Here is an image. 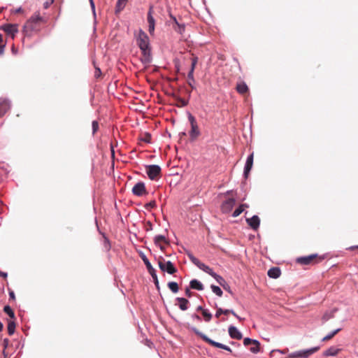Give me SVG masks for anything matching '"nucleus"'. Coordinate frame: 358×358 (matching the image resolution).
<instances>
[{
  "label": "nucleus",
  "mask_w": 358,
  "mask_h": 358,
  "mask_svg": "<svg viewBox=\"0 0 358 358\" xmlns=\"http://www.w3.org/2000/svg\"><path fill=\"white\" fill-rule=\"evenodd\" d=\"M47 20L40 15L39 13H34L25 23L23 31L25 35H30L31 31H38L42 24L46 23Z\"/></svg>",
  "instance_id": "obj_1"
},
{
  "label": "nucleus",
  "mask_w": 358,
  "mask_h": 358,
  "mask_svg": "<svg viewBox=\"0 0 358 358\" xmlns=\"http://www.w3.org/2000/svg\"><path fill=\"white\" fill-rule=\"evenodd\" d=\"M188 257L189 260L196 265L198 268H199L201 270L203 271L204 272L208 273L210 275L213 277L217 282L224 288L226 289V282L224 279L215 273L211 268H210L208 266L206 265L205 264L202 263L199 259L195 257L192 254H188Z\"/></svg>",
  "instance_id": "obj_2"
},
{
  "label": "nucleus",
  "mask_w": 358,
  "mask_h": 358,
  "mask_svg": "<svg viewBox=\"0 0 358 358\" xmlns=\"http://www.w3.org/2000/svg\"><path fill=\"white\" fill-rule=\"evenodd\" d=\"M137 44L142 51L143 59V61L145 62H149L150 61V41L148 35L142 30H140L137 37Z\"/></svg>",
  "instance_id": "obj_3"
},
{
  "label": "nucleus",
  "mask_w": 358,
  "mask_h": 358,
  "mask_svg": "<svg viewBox=\"0 0 358 358\" xmlns=\"http://www.w3.org/2000/svg\"><path fill=\"white\" fill-rule=\"evenodd\" d=\"M192 331L196 334L198 335L200 338H201L205 342L208 343V344H210V345L213 346V347H215V348H221V349H223V350H225L227 351H229L230 352H232L231 349L228 347L227 345H225L224 344H222L220 343H218V342H215L214 341H213L212 339L209 338L208 336H206L205 334H202L201 331H199L196 328H192Z\"/></svg>",
  "instance_id": "obj_4"
},
{
  "label": "nucleus",
  "mask_w": 358,
  "mask_h": 358,
  "mask_svg": "<svg viewBox=\"0 0 358 358\" xmlns=\"http://www.w3.org/2000/svg\"><path fill=\"white\" fill-rule=\"evenodd\" d=\"M323 259L317 254H313L306 257H298L296 262L301 265H313L317 264Z\"/></svg>",
  "instance_id": "obj_5"
},
{
  "label": "nucleus",
  "mask_w": 358,
  "mask_h": 358,
  "mask_svg": "<svg viewBox=\"0 0 358 358\" xmlns=\"http://www.w3.org/2000/svg\"><path fill=\"white\" fill-rule=\"evenodd\" d=\"M188 120L191 125L189 136L191 140L194 141L200 136V131L195 117L191 113L188 115Z\"/></svg>",
  "instance_id": "obj_6"
},
{
  "label": "nucleus",
  "mask_w": 358,
  "mask_h": 358,
  "mask_svg": "<svg viewBox=\"0 0 358 358\" xmlns=\"http://www.w3.org/2000/svg\"><path fill=\"white\" fill-rule=\"evenodd\" d=\"M158 264L159 268L162 271H166L169 274H173L177 271V269L173 266L171 262L167 261L166 262L165 259L162 257H160L158 261Z\"/></svg>",
  "instance_id": "obj_7"
},
{
  "label": "nucleus",
  "mask_w": 358,
  "mask_h": 358,
  "mask_svg": "<svg viewBox=\"0 0 358 358\" xmlns=\"http://www.w3.org/2000/svg\"><path fill=\"white\" fill-rule=\"evenodd\" d=\"M145 169L150 180H157L161 176V168L158 165H148L145 166Z\"/></svg>",
  "instance_id": "obj_8"
},
{
  "label": "nucleus",
  "mask_w": 358,
  "mask_h": 358,
  "mask_svg": "<svg viewBox=\"0 0 358 358\" xmlns=\"http://www.w3.org/2000/svg\"><path fill=\"white\" fill-rule=\"evenodd\" d=\"M0 29L3 31L8 36L13 39L15 34L18 32V25L17 24H4L0 27Z\"/></svg>",
  "instance_id": "obj_9"
},
{
  "label": "nucleus",
  "mask_w": 358,
  "mask_h": 358,
  "mask_svg": "<svg viewBox=\"0 0 358 358\" xmlns=\"http://www.w3.org/2000/svg\"><path fill=\"white\" fill-rule=\"evenodd\" d=\"M319 347L312 348L308 350L294 352L289 355V358H295V357H303L308 358L309 356L313 355V353L317 352L319 350Z\"/></svg>",
  "instance_id": "obj_10"
},
{
  "label": "nucleus",
  "mask_w": 358,
  "mask_h": 358,
  "mask_svg": "<svg viewBox=\"0 0 358 358\" xmlns=\"http://www.w3.org/2000/svg\"><path fill=\"white\" fill-rule=\"evenodd\" d=\"M142 259H143L144 264H145L149 273L152 275V278L154 279L155 284L156 285L157 287H159V281L157 279L155 269L152 267L150 262H149V260L145 255L142 256Z\"/></svg>",
  "instance_id": "obj_11"
},
{
  "label": "nucleus",
  "mask_w": 358,
  "mask_h": 358,
  "mask_svg": "<svg viewBox=\"0 0 358 358\" xmlns=\"http://www.w3.org/2000/svg\"><path fill=\"white\" fill-rule=\"evenodd\" d=\"M132 193L138 196L147 194L148 192L146 190L145 184L142 182H137L132 188Z\"/></svg>",
  "instance_id": "obj_12"
},
{
  "label": "nucleus",
  "mask_w": 358,
  "mask_h": 358,
  "mask_svg": "<svg viewBox=\"0 0 358 358\" xmlns=\"http://www.w3.org/2000/svg\"><path fill=\"white\" fill-rule=\"evenodd\" d=\"M153 7L150 6L148 13L147 20L148 23V31L150 35H152L155 31V20L152 16Z\"/></svg>",
  "instance_id": "obj_13"
},
{
  "label": "nucleus",
  "mask_w": 358,
  "mask_h": 358,
  "mask_svg": "<svg viewBox=\"0 0 358 358\" xmlns=\"http://www.w3.org/2000/svg\"><path fill=\"white\" fill-rule=\"evenodd\" d=\"M235 203H236V201L234 198H230V199H227L222 204V206H221L222 211L224 213H229L232 210L234 206L235 205Z\"/></svg>",
  "instance_id": "obj_14"
},
{
  "label": "nucleus",
  "mask_w": 358,
  "mask_h": 358,
  "mask_svg": "<svg viewBox=\"0 0 358 358\" xmlns=\"http://www.w3.org/2000/svg\"><path fill=\"white\" fill-rule=\"evenodd\" d=\"M246 222L253 229L257 230L260 224V219L257 215H253L251 218H247Z\"/></svg>",
  "instance_id": "obj_15"
},
{
  "label": "nucleus",
  "mask_w": 358,
  "mask_h": 358,
  "mask_svg": "<svg viewBox=\"0 0 358 358\" xmlns=\"http://www.w3.org/2000/svg\"><path fill=\"white\" fill-rule=\"evenodd\" d=\"M253 158H254V154L252 153L247 159L245 169H244V176L245 178H248L250 170L252 169V165H253Z\"/></svg>",
  "instance_id": "obj_16"
},
{
  "label": "nucleus",
  "mask_w": 358,
  "mask_h": 358,
  "mask_svg": "<svg viewBox=\"0 0 358 358\" xmlns=\"http://www.w3.org/2000/svg\"><path fill=\"white\" fill-rule=\"evenodd\" d=\"M10 104L8 100L0 99V117L9 110Z\"/></svg>",
  "instance_id": "obj_17"
},
{
  "label": "nucleus",
  "mask_w": 358,
  "mask_h": 358,
  "mask_svg": "<svg viewBox=\"0 0 358 358\" xmlns=\"http://www.w3.org/2000/svg\"><path fill=\"white\" fill-rule=\"evenodd\" d=\"M229 334L231 338L236 340H241L242 338V334L234 326L229 327Z\"/></svg>",
  "instance_id": "obj_18"
},
{
  "label": "nucleus",
  "mask_w": 358,
  "mask_h": 358,
  "mask_svg": "<svg viewBox=\"0 0 358 358\" xmlns=\"http://www.w3.org/2000/svg\"><path fill=\"white\" fill-rule=\"evenodd\" d=\"M154 243L157 246H159L162 250H164L165 248L162 245V243H168V241L164 236L157 235L154 238Z\"/></svg>",
  "instance_id": "obj_19"
},
{
  "label": "nucleus",
  "mask_w": 358,
  "mask_h": 358,
  "mask_svg": "<svg viewBox=\"0 0 358 358\" xmlns=\"http://www.w3.org/2000/svg\"><path fill=\"white\" fill-rule=\"evenodd\" d=\"M236 90L239 94L242 95H245L248 94L249 92V88L246 83L244 82H240L237 83Z\"/></svg>",
  "instance_id": "obj_20"
},
{
  "label": "nucleus",
  "mask_w": 358,
  "mask_h": 358,
  "mask_svg": "<svg viewBox=\"0 0 358 358\" xmlns=\"http://www.w3.org/2000/svg\"><path fill=\"white\" fill-rule=\"evenodd\" d=\"M341 350L339 348L331 346L323 352V355L324 357L336 356L341 352Z\"/></svg>",
  "instance_id": "obj_21"
},
{
  "label": "nucleus",
  "mask_w": 358,
  "mask_h": 358,
  "mask_svg": "<svg viewBox=\"0 0 358 358\" xmlns=\"http://www.w3.org/2000/svg\"><path fill=\"white\" fill-rule=\"evenodd\" d=\"M267 274L271 278H278L280 277L281 271L278 267H273L268 271Z\"/></svg>",
  "instance_id": "obj_22"
},
{
  "label": "nucleus",
  "mask_w": 358,
  "mask_h": 358,
  "mask_svg": "<svg viewBox=\"0 0 358 358\" xmlns=\"http://www.w3.org/2000/svg\"><path fill=\"white\" fill-rule=\"evenodd\" d=\"M176 300L179 302V308L182 310H186L188 308L189 301L185 298L178 297Z\"/></svg>",
  "instance_id": "obj_23"
},
{
  "label": "nucleus",
  "mask_w": 358,
  "mask_h": 358,
  "mask_svg": "<svg viewBox=\"0 0 358 358\" xmlns=\"http://www.w3.org/2000/svg\"><path fill=\"white\" fill-rule=\"evenodd\" d=\"M189 286H190V288L194 289H196V290H199V291L203 289V284L196 279H194L190 281Z\"/></svg>",
  "instance_id": "obj_24"
},
{
  "label": "nucleus",
  "mask_w": 358,
  "mask_h": 358,
  "mask_svg": "<svg viewBox=\"0 0 358 358\" xmlns=\"http://www.w3.org/2000/svg\"><path fill=\"white\" fill-rule=\"evenodd\" d=\"M198 62V57H193L192 58V64H191V69L189 72L188 73L187 78H192V74L194 73V71L195 69L196 65Z\"/></svg>",
  "instance_id": "obj_25"
},
{
  "label": "nucleus",
  "mask_w": 358,
  "mask_h": 358,
  "mask_svg": "<svg viewBox=\"0 0 358 358\" xmlns=\"http://www.w3.org/2000/svg\"><path fill=\"white\" fill-rule=\"evenodd\" d=\"M248 208V204H241L238 206V208H236L233 214H232V216L236 217H238L242 212H243V210H245V208Z\"/></svg>",
  "instance_id": "obj_26"
},
{
  "label": "nucleus",
  "mask_w": 358,
  "mask_h": 358,
  "mask_svg": "<svg viewBox=\"0 0 358 358\" xmlns=\"http://www.w3.org/2000/svg\"><path fill=\"white\" fill-rule=\"evenodd\" d=\"M128 0H117L116 4V13L122 11L125 7Z\"/></svg>",
  "instance_id": "obj_27"
},
{
  "label": "nucleus",
  "mask_w": 358,
  "mask_h": 358,
  "mask_svg": "<svg viewBox=\"0 0 358 358\" xmlns=\"http://www.w3.org/2000/svg\"><path fill=\"white\" fill-rule=\"evenodd\" d=\"M336 311V309H334L330 312L325 313L322 318L323 322H325L328 321L329 320L333 318L334 317V313Z\"/></svg>",
  "instance_id": "obj_28"
},
{
  "label": "nucleus",
  "mask_w": 358,
  "mask_h": 358,
  "mask_svg": "<svg viewBox=\"0 0 358 358\" xmlns=\"http://www.w3.org/2000/svg\"><path fill=\"white\" fill-rule=\"evenodd\" d=\"M15 326H16V324H15V320H10L8 322L7 328H8V333L9 335L13 334V333L15 332Z\"/></svg>",
  "instance_id": "obj_29"
},
{
  "label": "nucleus",
  "mask_w": 358,
  "mask_h": 358,
  "mask_svg": "<svg viewBox=\"0 0 358 358\" xmlns=\"http://www.w3.org/2000/svg\"><path fill=\"white\" fill-rule=\"evenodd\" d=\"M3 311L11 318V319H13L15 320V313L13 312V310H12V308H10V306H4L3 308Z\"/></svg>",
  "instance_id": "obj_30"
},
{
  "label": "nucleus",
  "mask_w": 358,
  "mask_h": 358,
  "mask_svg": "<svg viewBox=\"0 0 358 358\" xmlns=\"http://www.w3.org/2000/svg\"><path fill=\"white\" fill-rule=\"evenodd\" d=\"M341 330V328L339 329H337L336 330H334V331L331 332L330 334H329L328 335H327L326 336H324L323 338H322V341H329L331 340L335 335H336Z\"/></svg>",
  "instance_id": "obj_31"
},
{
  "label": "nucleus",
  "mask_w": 358,
  "mask_h": 358,
  "mask_svg": "<svg viewBox=\"0 0 358 358\" xmlns=\"http://www.w3.org/2000/svg\"><path fill=\"white\" fill-rule=\"evenodd\" d=\"M168 287L173 293H177L179 290L178 285L176 282H169Z\"/></svg>",
  "instance_id": "obj_32"
},
{
  "label": "nucleus",
  "mask_w": 358,
  "mask_h": 358,
  "mask_svg": "<svg viewBox=\"0 0 358 358\" xmlns=\"http://www.w3.org/2000/svg\"><path fill=\"white\" fill-rule=\"evenodd\" d=\"M6 42L3 41L2 35L0 34V55L4 53Z\"/></svg>",
  "instance_id": "obj_33"
},
{
  "label": "nucleus",
  "mask_w": 358,
  "mask_h": 358,
  "mask_svg": "<svg viewBox=\"0 0 358 358\" xmlns=\"http://www.w3.org/2000/svg\"><path fill=\"white\" fill-rule=\"evenodd\" d=\"M243 344L245 345V346H248L249 345H257V344H259V341H257V340H252L251 338H245L244 340H243Z\"/></svg>",
  "instance_id": "obj_34"
},
{
  "label": "nucleus",
  "mask_w": 358,
  "mask_h": 358,
  "mask_svg": "<svg viewBox=\"0 0 358 358\" xmlns=\"http://www.w3.org/2000/svg\"><path fill=\"white\" fill-rule=\"evenodd\" d=\"M212 291L218 296H222V289L216 285H211Z\"/></svg>",
  "instance_id": "obj_35"
},
{
  "label": "nucleus",
  "mask_w": 358,
  "mask_h": 358,
  "mask_svg": "<svg viewBox=\"0 0 358 358\" xmlns=\"http://www.w3.org/2000/svg\"><path fill=\"white\" fill-rule=\"evenodd\" d=\"M202 315L206 322H209L212 318V315L207 310H202Z\"/></svg>",
  "instance_id": "obj_36"
},
{
  "label": "nucleus",
  "mask_w": 358,
  "mask_h": 358,
  "mask_svg": "<svg viewBox=\"0 0 358 358\" xmlns=\"http://www.w3.org/2000/svg\"><path fill=\"white\" fill-rule=\"evenodd\" d=\"M141 140L145 143H150L151 141V135L149 133H144L141 137Z\"/></svg>",
  "instance_id": "obj_37"
},
{
  "label": "nucleus",
  "mask_w": 358,
  "mask_h": 358,
  "mask_svg": "<svg viewBox=\"0 0 358 358\" xmlns=\"http://www.w3.org/2000/svg\"><path fill=\"white\" fill-rule=\"evenodd\" d=\"M92 133L94 134L99 129V122L96 120L92 122Z\"/></svg>",
  "instance_id": "obj_38"
},
{
  "label": "nucleus",
  "mask_w": 358,
  "mask_h": 358,
  "mask_svg": "<svg viewBox=\"0 0 358 358\" xmlns=\"http://www.w3.org/2000/svg\"><path fill=\"white\" fill-rule=\"evenodd\" d=\"M157 206V204H156V202L155 201H151L150 202H149L148 203H147L145 207L146 209H151V208H154Z\"/></svg>",
  "instance_id": "obj_39"
},
{
  "label": "nucleus",
  "mask_w": 358,
  "mask_h": 358,
  "mask_svg": "<svg viewBox=\"0 0 358 358\" xmlns=\"http://www.w3.org/2000/svg\"><path fill=\"white\" fill-rule=\"evenodd\" d=\"M259 343L253 345V346L250 348V350L253 353H257L259 351Z\"/></svg>",
  "instance_id": "obj_40"
},
{
  "label": "nucleus",
  "mask_w": 358,
  "mask_h": 358,
  "mask_svg": "<svg viewBox=\"0 0 358 358\" xmlns=\"http://www.w3.org/2000/svg\"><path fill=\"white\" fill-rule=\"evenodd\" d=\"M222 312H223V314H224V315H228L229 313H231L234 316L238 317L236 313L232 310H228V309L223 310L222 309Z\"/></svg>",
  "instance_id": "obj_41"
},
{
  "label": "nucleus",
  "mask_w": 358,
  "mask_h": 358,
  "mask_svg": "<svg viewBox=\"0 0 358 358\" xmlns=\"http://www.w3.org/2000/svg\"><path fill=\"white\" fill-rule=\"evenodd\" d=\"M280 352V353H281V354H286V353L288 352V349H287V348H286V349H285V350H272V351L271 352V355H273V354L274 352Z\"/></svg>",
  "instance_id": "obj_42"
},
{
  "label": "nucleus",
  "mask_w": 358,
  "mask_h": 358,
  "mask_svg": "<svg viewBox=\"0 0 358 358\" xmlns=\"http://www.w3.org/2000/svg\"><path fill=\"white\" fill-rule=\"evenodd\" d=\"M223 314L222 309L221 308H217L215 317H219L220 315Z\"/></svg>",
  "instance_id": "obj_43"
},
{
  "label": "nucleus",
  "mask_w": 358,
  "mask_h": 358,
  "mask_svg": "<svg viewBox=\"0 0 358 358\" xmlns=\"http://www.w3.org/2000/svg\"><path fill=\"white\" fill-rule=\"evenodd\" d=\"M54 0H50V1H46L43 4L44 8L47 9L52 3Z\"/></svg>",
  "instance_id": "obj_44"
},
{
  "label": "nucleus",
  "mask_w": 358,
  "mask_h": 358,
  "mask_svg": "<svg viewBox=\"0 0 358 358\" xmlns=\"http://www.w3.org/2000/svg\"><path fill=\"white\" fill-rule=\"evenodd\" d=\"M188 84L192 88H193L194 87L192 85V83H194V73L192 74V78H188Z\"/></svg>",
  "instance_id": "obj_45"
},
{
  "label": "nucleus",
  "mask_w": 358,
  "mask_h": 358,
  "mask_svg": "<svg viewBox=\"0 0 358 358\" xmlns=\"http://www.w3.org/2000/svg\"><path fill=\"white\" fill-rule=\"evenodd\" d=\"M9 296H10V299H12L13 301L15 300V296L13 291L9 292Z\"/></svg>",
  "instance_id": "obj_46"
},
{
  "label": "nucleus",
  "mask_w": 358,
  "mask_h": 358,
  "mask_svg": "<svg viewBox=\"0 0 358 358\" xmlns=\"http://www.w3.org/2000/svg\"><path fill=\"white\" fill-rule=\"evenodd\" d=\"M185 294L188 296V297H191L192 296V292L191 291L189 290V288H186L185 289Z\"/></svg>",
  "instance_id": "obj_47"
},
{
  "label": "nucleus",
  "mask_w": 358,
  "mask_h": 358,
  "mask_svg": "<svg viewBox=\"0 0 358 358\" xmlns=\"http://www.w3.org/2000/svg\"><path fill=\"white\" fill-rule=\"evenodd\" d=\"M101 74V71L99 69H96L95 71V76L99 77Z\"/></svg>",
  "instance_id": "obj_48"
},
{
  "label": "nucleus",
  "mask_w": 358,
  "mask_h": 358,
  "mask_svg": "<svg viewBox=\"0 0 358 358\" xmlns=\"http://www.w3.org/2000/svg\"><path fill=\"white\" fill-rule=\"evenodd\" d=\"M7 273H5V272H2L0 271V276L1 277H3L4 278H6L7 277Z\"/></svg>",
  "instance_id": "obj_49"
},
{
  "label": "nucleus",
  "mask_w": 358,
  "mask_h": 358,
  "mask_svg": "<svg viewBox=\"0 0 358 358\" xmlns=\"http://www.w3.org/2000/svg\"><path fill=\"white\" fill-rule=\"evenodd\" d=\"M8 339H4L3 340V344H4V347L6 348L7 345H8Z\"/></svg>",
  "instance_id": "obj_50"
},
{
  "label": "nucleus",
  "mask_w": 358,
  "mask_h": 358,
  "mask_svg": "<svg viewBox=\"0 0 358 358\" xmlns=\"http://www.w3.org/2000/svg\"><path fill=\"white\" fill-rule=\"evenodd\" d=\"M22 11V8H19L16 9L14 13H21Z\"/></svg>",
  "instance_id": "obj_51"
},
{
  "label": "nucleus",
  "mask_w": 358,
  "mask_h": 358,
  "mask_svg": "<svg viewBox=\"0 0 358 358\" xmlns=\"http://www.w3.org/2000/svg\"><path fill=\"white\" fill-rule=\"evenodd\" d=\"M90 4H91L92 9L94 10V4L93 2V0H90Z\"/></svg>",
  "instance_id": "obj_52"
},
{
  "label": "nucleus",
  "mask_w": 358,
  "mask_h": 358,
  "mask_svg": "<svg viewBox=\"0 0 358 358\" xmlns=\"http://www.w3.org/2000/svg\"><path fill=\"white\" fill-rule=\"evenodd\" d=\"M194 317L196 318V320H201V317L198 315H194Z\"/></svg>",
  "instance_id": "obj_53"
},
{
  "label": "nucleus",
  "mask_w": 358,
  "mask_h": 358,
  "mask_svg": "<svg viewBox=\"0 0 358 358\" xmlns=\"http://www.w3.org/2000/svg\"><path fill=\"white\" fill-rule=\"evenodd\" d=\"M350 250H355V249H358V245H356V246H352L350 248Z\"/></svg>",
  "instance_id": "obj_54"
},
{
  "label": "nucleus",
  "mask_w": 358,
  "mask_h": 358,
  "mask_svg": "<svg viewBox=\"0 0 358 358\" xmlns=\"http://www.w3.org/2000/svg\"><path fill=\"white\" fill-rule=\"evenodd\" d=\"M3 328V324L0 322V331H2Z\"/></svg>",
  "instance_id": "obj_55"
},
{
  "label": "nucleus",
  "mask_w": 358,
  "mask_h": 358,
  "mask_svg": "<svg viewBox=\"0 0 358 358\" xmlns=\"http://www.w3.org/2000/svg\"><path fill=\"white\" fill-rule=\"evenodd\" d=\"M179 28H180V32H181L182 31H183V30H184V29H185L184 26H182V27L179 26Z\"/></svg>",
  "instance_id": "obj_56"
},
{
  "label": "nucleus",
  "mask_w": 358,
  "mask_h": 358,
  "mask_svg": "<svg viewBox=\"0 0 358 358\" xmlns=\"http://www.w3.org/2000/svg\"><path fill=\"white\" fill-rule=\"evenodd\" d=\"M202 310H203V309L202 308V307H201V306H199V307L197 308V310H201V311L202 312Z\"/></svg>",
  "instance_id": "obj_57"
},
{
  "label": "nucleus",
  "mask_w": 358,
  "mask_h": 358,
  "mask_svg": "<svg viewBox=\"0 0 358 358\" xmlns=\"http://www.w3.org/2000/svg\"><path fill=\"white\" fill-rule=\"evenodd\" d=\"M111 152H112V156L113 157V156H114V155H115V152H114V150H113V148H112V150H111Z\"/></svg>",
  "instance_id": "obj_58"
},
{
  "label": "nucleus",
  "mask_w": 358,
  "mask_h": 358,
  "mask_svg": "<svg viewBox=\"0 0 358 358\" xmlns=\"http://www.w3.org/2000/svg\"><path fill=\"white\" fill-rule=\"evenodd\" d=\"M181 103H182L183 106L186 105V103L185 101H181Z\"/></svg>",
  "instance_id": "obj_59"
},
{
  "label": "nucleus",
  "mask_w": 358,
  "mask_h": 358,
  "mask_svg": "<svg viewBox=\"0 0 358 358\" xmlns=\"http://www.w3.org/2000/svg\"><path fill=\"white\" fill-rule=\"evenodd\" d=\"M181 103H182L183 106L186 105V103L185 101H181Z\"/></svg>",
  "instance_id": "obj_60"
},
{
  "label": "nucleus",
  "mask_w": 358,
  "mask_h": 358,
  "mask_svg": "<svg viewBox=\"0 0 358 358\" xmlns=\"http://www.w3.org/2000/svg\"><path fill=\"white\" fill-rule=\"evenodd\" d=\"M225 286H226V289H226V290H229V289H228V287H228V285H227V284H225Z\"/></svg>",
  "instance_id": "obj_61"
},
{
  "label": "nucleus",
  "mask_w": 358,
  "mask_h": 358,
  "mask_svg": "<svg viewBox=\"0 0 358 358\" xmlns=\"http://www.w3.org/2000/svg\"><path fill=\"white\" fill-rule=\"evenodd\" d=\"M239 320H242V318H241L239 316L236 317Z\"/></svg>",
  "instance_id": "obj_62"
},
{
  "label": "nucleus",
  "mask_w": 358,
  "mask_h": 358,
  "mask_svg": "<svg viewBox=\"0 0 358 358\" xmlns=\"http://www.w3.org/2000/svg\"><path fill=\"white\" fill-rule=\"evenodd\" d=\"M231 191H228V192H227V194H231Z\"/></svg>",
  "instance_id": "obj_63"
},
{
  "label": "nucleus",
  "mask_w": 358,
  "mask_h": 358,
  "mask_svg": "<svg viewBox=\"0 0 358 358\" xmlns=\"http://www.w3.org/2000/svg\"><path fill=\"white\" fill-rule=\"evenodd\" d=\"M298 358H303V357H298Z\"/></svg>",
  "instance_id": "obj_64"
}]
</instances>
